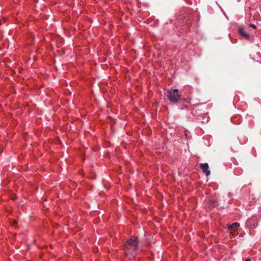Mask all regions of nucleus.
<instances>
[{
  "instance_id": "f257e3e1",
  "label": "nucleus",
  "mask_w": 261,
  "mask_h": 261,
  "mask_svg": "<svg viewBox=\"0 0 261 261\" xmlns=\"http://www.w3.org/2000/svg\"><path fill=\"white\" fill-rule=\"evenodd\" d=\"M138 248V241L137 238L134 236H132L129 239L127 240L124 244V250L126 252L127 250L133 248L136 251Z\"/></svg>"
},
{
  "instance_id": "f03ea898",
  "label": "nucleus",
  "mask_w": 261,
  "mask_h": 261,
  "mask_svg": "<svg viewBox=\"0 0 261 261\" xmlns=\"http://www.w3.org/2000/svg\"><path fill=\"white\" fill-rule=\"evenodd\" d=\"M181 97L177 89H170L167 91V97L172 102H177Z\"/></svg>"
},
{
  "instance_id": "7ed1b4c3",
  "label": "nucleus",
  "mask_w": 261,
  "mask_h": 261,
  "mask_svg": "<svg viewBox=\"0 0 261 261\" xmlns=\"http://www.w3.org/2000/svg\"><path fill=\"white\" fill-rule=\"evenodd\" d=\"M199 166L201 169L206 176H208L210 174V171L208 170V165L207 163H201L200 164Z\"/></svg>"
},
{
  "instance_id": "20e7f679",
  "label": "nucleus",
  "mask_w": 261,
  "mask_h": 261,
  "mask_svg": "<svg viewBox=\"0 0 261 261\" xmlns=\"http://www.w3.org/2000/svg\"><path fill=\"white\" fill-rule=\"evenodd\" d=\"M240 226L239 223L235 222L228 226V229L230 230V233L233 234L236 232L237 229Z\"/></svg>"
},
{
  "instance_id": "39448f33",
  "label": "nucleus",
  "mask_w": 261,
  "mask_h": 261,
  "mask_svg": "<svg viewBox=\"0 0 261 261\" xmlns=\"http://www.w3.org/2000/svg\"><path fill=\"white\" fill-rule=\"evenodd\" d=\"M239 34H240V35L241 36L243 37L244 38H245V39H249V38H250L249 35L245 32L244 29L243 28H239Z\"/></svg>"
},
{
  "instance_id": "423d86ee",
  "label": "nucleus",
  "mask_w": 261,
  "mask_h": 261,
  "mask_svg": "<svg viewBox=\"0 0 261 261\" xmlns=\"http://www.w3.org/2000/svg\"><path fill=\"white\" fill-rule=\"evenodd\" d=\"M249 26L251 27V28H252L253 29H256V25L253 24H250Z\"/></svg>"
},
{
  "instance_id": "0eeeda50",
  "label": "nucleus",
  "mask_w": 261,
  "mask_h": 261,
  "mask_svg": "<svg viewBox=\"0 0 261 261\" xmlns=\"http://www.w3.org/2000/svg\"><path fill=\"white\" fill-rule=\"evenodd\" d=\"M245 261H251V259L249 258H247L246 259Z\"/></svg>"
}]
</instances>
